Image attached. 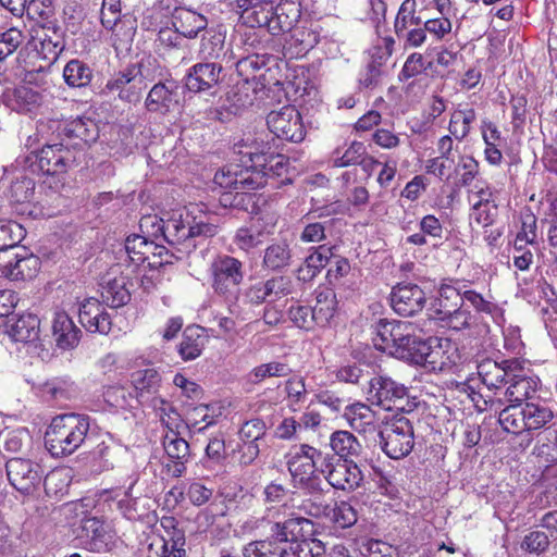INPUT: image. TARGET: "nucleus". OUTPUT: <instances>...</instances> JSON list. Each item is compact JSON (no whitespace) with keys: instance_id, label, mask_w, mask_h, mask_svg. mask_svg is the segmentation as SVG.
Instances as JSON below:
<instances>
[{"instance_id":"1","label":"nucleus","mask_w":557,"mask_h":557,"mask_svg":"<svg viewBox=\"0 0 557 557\" xmlns=\"http://www.w3.org/2000/svg\"><path fill=\"white\" fill-rule=\"evenodd\" d=\"M89 428L90 418L86 414H59L45 433V446L53 457L70 456L84 444Z\"/></svg>"},{"instance_id":"2","label":"nucleus","mask_w":557,"mask_h":557,"mask_svg":"<svg viewBox=\"0 0 557 557\" xmlns=\"http://www.w3.org/2000/svg\"><path fill=\"white\" fill-rule=\"evenodd\" d=\"M553 419V410L547 405L539 401H528L524 406H520V404L508 405L498 414V422L503 430L512 434L546 428Z\"/></svg>"},{"instance_id":"3","label":"nucleus","mask_w":557,"mask_h":557,"mask_svg":"<svg viewBox=\"0 0 557 557\" xmlns=\"http://www.w3.org/2000/svg\"><path fill=\"white\" fill-rule=\"evenodd\" d=\"M213 294L226 302H235L245 278L244 263L230 255L218 253L209 264Z\"/></svg>"},{"instance_id":"4","label":"nucleus","mask_w":557,"mask_h":557,"mask_svg":"<svg viewBox=\"0 0 557 557\" xmlns=\"http://www.w3.org/2000/svg\"><path fill=\"white\" fill-rule=\"evenodd\" d=\"M12 226L20 228V225L0 224V273L11 280H29L33 278L38 270L40 261L37 257L27 252H15V242L8 244L5 242L7 234L12 232Z\"/></svg>"},{"instance_id":"5","label":"nucleus","mask_w":557,"mask_h":557,"mask_svg":"<svg viewBox=\"0 0 557 557\" xmlns=\"http://www.w3.org/2000/svg\"><path fill=\"white\" fill-rule=\"evenodd\" d=\"M383 451L392 459L409 455L414 445L413 426L406 417H396L379 433Z\"/></svg>"},{"instance_id":"6","label":"nucleus","mask_w":557,"mask_h":557,"mask_svg":"<svg viewBox=\"0 0 557 557\" xmlns=\"http://www.w3.org/2000/svg\"><path fill=\"white\" fill-rule=\"evenodd\" d=\"M368 399L387 411L412 410L407 400V388L389 377L375 376L369 382Z\"/></svg>"},{"instance_id":"7","label":"nucleus","mask_w":557,"mask_h":557,"mask_svg":"<svg viewBox=\"0 0 557 557\" xmlns=\"http://www.w3.org/2000/svg\"><path fill=\"white\" fill-rule=\"evenodd\" d=\"M324 475L327 483L342 491H355L363 480V474L354 460L336 458L327 453L325 462L322 460Z\"/></svg>"},{"instance_id":"8","label":"nucleus","mask_w":557,"mask_h":557,"mask_svg":"<svg viewBox=\"0 0 557 557\" xmlns=\"http://www.w3.org/2000/svg\"><path fill=\"white\" fill-rule=\"evenodd\" d=\"M141 69L143 63L127 65L107 82L104 89L110 92L117 91L119 98L123 101H138L141 90L146 88Z\"/></svg>"},{"instance_id":"9","label":"nucleus","mask_w":557,"mask_h":557,"mask_svg":"<svg viewBox=\"0 0 557 557\" xmlns=\"http://www.w3.org/2000/svg\"><path fill=\"white\" fill-rule=\"evenodd\" d=\"M267 125L277 138L300 143L306 135L301 115L295 107L286 106L268 114Z\"/></svg>"},{"instance_id":"10","label":"nucleus","mask_w":557,"mask_h":557,"mask_svg":"<svg viewBox=\"0 0 557 557\" xmlns=\"http://www.w3.org/2000/svg\"><path fill=\"white\" fill-rule=\"evenodd\" d=\"M214 183L222 188L247 193L265 186L264 174L256 170L238 169L230 165L216 172Z\"/></svg>"},{"instance_id":"11","label":"nucleus","mask_w":557,"mask_h":557,"mask_svg":"<svg viewBox=\"0 0 557 557\" xmlns=\"http://www.w3.org/2000/svg\"><path fill=\"white\" fill-rule=\"evenodd\" d=\"M326 454L307 444L292 451L287 465L294 481L308 480L317 472L322 474V460L325 462Z\"/></svg>"},{"instance_id":"12","label":"nucleus","mask_w":557,"mask_h":557,"mask_svg":"<svg viewBox=\"0 0 557 557\" xmlns=\"http://www.w3.org/2000/svg\"><path fill=\"white\" fill-rule=\"evenodd\" d=\"M75 149L62 144L47 145L37 156V168L46 175H58L65 173L76 164Z\"/></svg>"},{"instance_id":"13","label":"nucleus","mask_w":557,"mask_h":557,"mask_svg":"<svg viewBox=\"0 0 557 557\" xmlns=\"http://www.w3.org/2000/svg\"><path fill=\"white\" fill-rule=\"evenodd\" d=\"M255 13L257 15L255 22L259 27L265 25L271 34L277 35L294 28L300 18L301 10L298 0H281L271 17L264 13L259 17V13Z\"/></svg>"},{"instance_id":"14","label":"nucleus","mask_w":557,"mask_h":557,"mask_svg":"<svg viewBox=\"0 0 557 557\" xmlns=\"http://www.w3.org/2000/svg\"><path fill=\"white\" fill-rule=\"evenodd\" d=\"M540 381L537 377L529 376L525 374H517L515 371L510 372L506 384L500 393L503 397L490 398L491 403L497 401L499 405L508 403V405L528 403L533 398L539 389Z\"/></svg>"},{"instance_id":"15","label":"nucleus","mask_w":557,"mask_h":557,"mask_svg":"<svg viewBox=\"0 0 557 557\" xmlns=\"http://www.w3.org/2000/svg\"><path fill=\"white\" fill-rule=\"evenodd\" d=\"M5 469L11 485L23 494H29L41 481L40 466L29 459L12 458Z\"/></svg>"},{"instance_id":"16","label":"nucleus","mask_w":557,"mask_h":557,"mask_svg":"<svg viewBox=\"0 0 557 557\" xmlns=\"http://www.w3.org/2000/svg\"><path fill=\"white\" fill-rule=\"evenodd\" d=\"M426 298L423 289L411 283H400L391 293V305L400 315L410 317L420 312Z\"/></svg>"},{"instance_id":"17","label":"nucleus","mask_w":557,"mask_h":557,"mask_svg":"<svg viewBox=\"0 0 557 557\" xmlns=\"http://www.w3.org/2000/svg\"><path fill=\"white\" fill-rule=\"evenodd\" d=\"M406 329H411V323L407 321H388L381 319L374 326L373 344L376 349L389 355H399L404 349L396 347L398 342L404 339Z\"/></svg>"},{"instance_id":"18","label":"nucleus","mask_w":557,"mask_h":557,"mask_svg":"<svg viewBox=\"0 0 557 557\" xmlns=\"http://www.w3.org/2000/svg\"><path fill=\"white\" fill-rule=\"evenodd\" d=\"M270 145L265 143L262 136L248 134L239 143L234 145V153L240 156L239 162L246 170H256L265 174L263 170H259V165H265L267 156L270 153Z\"/></svg>"},{"instance_id":"19","label":"nucleus","mask_w":557,"mask_h":557,"mask_svg":"<svg viewBox=\"0 0 557 557\" xmlns=\"http://www.w3.org/2000/svg\"><path fill=\"white\" fill-rule=\"evenodd\" d=\"M163 448L170 460L165 465L166 473L172 478H181L190 458L188 442L180 436V432H166L163 436Z\"/></svg>"},{"instance_id":"20","label":"nucleus","mask_w":557,"mask_h":557,"mask_svg":"<svg viewBox=\"0 0 557 557\" xmlns=\"http://www.w3.org/2000/svg\"><path fill=\"white\" fill-rule=\"evenodd\" d=\"M517 360H504L498 363L492 359L482 360L476 369L481 382L488 391H494L495 396L500 395L510 372L518 366Z\"/></svg>"},{"instance_id":"21","label":"nucleus","mask_w":557,"mask_h":557,"mask_svg":"<svg viewBox=\"0 0 557 557\" xmlns=\"http://www.w3.org/2000/svg\"><path fill=\"white\" fill-rule=\"evenodd\" d=\"M264 65V55L260 54H251L236 62V71L238 75L243 77V83L236 85V91L234 92V97H238L236 100L237 107L240 108L252 104L253 98H251L247 91L250 89L251 82L256 78V73L263 69Z\"/></svg>"},{"instance_id":"22","label":"nucleus","mask_w":557,"mask_h":557,"mask_svg":"<svg viewBox=\"0 0 557 557\" xmlns=\"http://www.w3.org/2000/svg\"><path fill=\"white\" fill-rule=\"evenodd\" d=\"M222 64L199 62L193 65L185 76V86L191 92L208 91L220 83Z\"/></svg>"},{"instance_id":"23","label":"nucleus","mask_w":557,"mask_h":557,"mask_svg":"<svg viewBox=\"0 0 557 557\" xmlns=\"http://www.w3.org/2000/svg\"><path fill=\"white\" fill-rule=\"evenodd\" d=\"M163 227L161 239L176 249L182 255H188L196 248V243L190 238L189 219L183 220L182 215L172 216L160 224Z\"/></svg>"},{"instance_id":"24","label":"nucleus","mask_w":557,"mask_h":557,"mask_svg":"<svg viewBox=\"0 0 557 557\" xmlns=\"http://www.w3.org/2000/svg\"><path fill=\"white\" fill-rule=\"evenodd\" d=\"M308 512L314 517H326L332 519L338 527L345 529L354 525L357 520L356 509L347 502H339L330 507L327 504L310 503Z\"/></svg>"},{"instance_id":"25","label":"nucleus","mask_w":557,"mask_h":557,"mask_svg":"<svg viewBox=\"0 0 557 557\" xmlns=\"http://www.w3.org/2000/svg\"><path fill=\"white\" fill-rule=\"evenodd\" d=\"M177 103V84L174 81L159 82L148 92L145 106L150 112L168 113Z\"/></svg>"},{"instance_id":"26","label":"nucleus","mask_w":557,"mask_h":557,"mask_svg":"<svg viewBox=\"0 0 557 557\" xmlns=\"http://www.w3.org/2000/svg\"><path fill=\"white\" fill-rule=\"evenodd\" d=\"M81 330L72 318L63 310L55 311L52 319V335L57 346L61 349L76 347L81 339Z\"/></svg>"},{"instance_id":"27","label":"nucleus","mask_w":557,"mask_h":557,"mask_svg":"<svg viewBox=\"0 0 557 557\" xmlns=\"http://www.w3.org/2000/svg\"><path fill=\"white\" fill-rule=\"evenodd\" d=\"M344 417L351 429L359 433H374L377 426L376 413L367 405L357 403L345 406Z\"/></svg>"},{"instance_id":"28","label":"nucleus","mask_w":557,"mask_h":557,"mask_svg":"<svg viewBox=\"0 0 557 557\" xmlns=\"http://www.w3.org/2000/svg\"><path fill=\"white\" fill-rule=\"evenodd\" d=\"M172 25L176 33L187 38H195L207 25V18L188 9H176L172 16Z\"/></svg>"},{"instance_id":"29","label":"nucleus","mask_w":557,"mask_h":557,"mask_svg":"<svg viewBox=\"0 0 557 557\" xmlns=\"http://www.w3.org/2000/svg\"><path fill=\"white\" fill-rule=\"evenodd\" d=\"M8 334L14 342H35L39 338L40 320L36 314L23 313L8 325Z\"/></svg>"},{"instance_id":"30","label":"nucleus","mask_w":557,"mask_h":557,"mask_svg":"<svg viewBox=\"0 0 557 557\" xmlns=\"http://www.w3.org/2000/svg\"><path fill=\"white\" fill-rule=\"evenodd\" d=\"M206 343L207 336L203 327L199 325L187 326L178 345V354L185 361L195 360L201 355Z\"/></svg>"},{"instance_id":"31","label":"nucleus","mask_w":557,"mask_h":557,"mask_svg":"<svg viewBox=\"0 0 557 557\" xmlns=\"http://www.w3.org/2000/svg\"><path fill=\"white\" fill-rule=\"evenodd\" d=\"M46 30L41 38V53L50 63L54 62L65 47L64 33L58 22H46L42 24Z\"/></svg>"},{"instance_id":"32","label":"nucleus","mask_w":557,"mask_h":557,"mask_svg":"<svg viewBox=\"0 0 557 557\" xmlns=\"http://www.w3.org/2000/svg\"><path fill=\"white\" fill-rule=\"evenodd\" d=\"M330 446L336 458L352 460L362 453V445L358 438L348 431H335L330 437Z\"/></svg>"},{"instance_id":"33","label":"nucleus","mask_w":557,"mask_h":557,"mask_svg":"<svg viewBox=\"0 0 557 557\" xmlns=\"http://www.w3.org/2000/svg\"><path fill=\"white\" fill-rule=\"evenodd\" d=\"M131 286L133 284L124 275L110 280L101 292L103 301L111 308L125 306L131 300Z\"/></svg>"},{"instance_id":"34","label":"nucleus","mask_w":557,"mask_h":557,"mask_svg":"<svg viewBox=\"0 0 557 557\" xmlns=\"http://www.w3.org/2000/svg\"><path fill=\"white\" fill-rule=\"evenodd\" d=\"M436 345H432V341L418 344V352L412 363L423 366L430 370H443L447 364L448 358H444L443 346L438 339H434Z\"/></svg>"},{"instance_id":"35","label":"nucleus","mask_w":557,"mask_h":557,"mask_svg":"<svg viewBox=\"0 0 557 557\" xmlns=\"http://www.w3.org/2000/svg\"><path fill=\"white\" fill-rule=\"evenodd\" d=\"M445 301V296L438 299V308H436L435 312L437 314V319L441 321H445L446 325L453 330L461 331L470 327L472 323V314L466 308L461 306L458 308L448 307Z\"/></svg>"},{"instance_id":"36","label":"nucleus","mask_w":557,"mask_h":557,"mask_svg":"<svg viewBox=\"0 0 557 557\" xmlns=\"http://www.w3.org/2000/svg\"><path fill=\"white\" fill-rule=\"evenodd\" d=\"M336 294L331 288H322L317 292L315 305L311 307L312 317L318 326H325L336 311Z\"/></svg>"},{"instance_id":"37","label":"nucleus","mask_w":557,"mask_h":557,"mask_svg":"<svg viewBox=\"0 0 557 557\" xmlns=\"http://www.w3.org/2000/svg\"><path fill=\"white\" fill-rule=\"evenodd\" d=\"M332 257L331 248L319 246L310 253L298 269V278L304 282L313 280L318 273L329 263Z\"/></svg>"},{"instance_id":"38","label":"nucleus","mask_w":557,"mask_h":557,"mask_svg":"<svg viewBox=\"0 0 557 557\" xmlns=\"http://www.w3.org/2000/svg\"><path fill=\"white\" fill-rule=\"evenodd\" d=\"M40 102L41 95L27 86H18L8 96V106L22 113L30 112Z\"/></svg>"},{"instance_id":"39","label":"nucleus","mask_w":557,"mask_h":557,"mask_svg":"<svg viewBox=\"0 0 557 557\" xmlns=\"http://www.w3.org/2000/svg\"><path fill=\"white\" fill-rule=\"evenodd\" d=\"M292 250L285 242L274 243L268 246L263 255V267L268 270L277 271L290 264Z\"/></svg>"},{"instance_id":"40","label":"nucleus","mask_w":557,"mask_h":557,"mask_svg":"<svg viewBox=\"0 0 557 557\" xmlns=\"http://www.w3.org/2000/svg\"><path fill=\"white\" fill-rule=\"evenodd\" d=\"M317 42V36L305 29H295L288 39H285L284 50L290 58L306 54Z\"/></svg>"},{"instance_id":"41","label":"nucleus","mask_w":557,"mask_h":557,"mask_svg":"<svg viewBox=\"0 0 557 557\" xmlns=\"http://www.w3.org/2000/svg\"><path fill=\"white\" fill-rule=\"evenodd\" d=\"M476 114L472 108L457 109L451 113L448 131L457 140H463L475 121Z\"/></svg>"},{"instance_id":"42","label":"nucleus","mask_w":557,"mask_h":557,"mask_svg":"<svg viewBox=\"0 0 557 557\" xmlns=\"http://www.w3.org/2000/svg\"><path fill=\"white\" fill-rule=\"evenodd\" d=\"M132 383L140 397L158 392L161 383L160 373L153 368L137 370L132 374Z\"/></svg>"},{"instance_id":"43","label":"nucleus","mask_w":557,"mask_h":557,"mask_svg":"<svg viewBox=\"0 0 557 557\" xmlns=\"http://www.w3.org/2000/svg\"><path fill=\"white\" fill-rule=\"evenodd\" d=\"M364 154V145L359 141H352L346 149L336 148L330 158V163L334 168L349 166L359 163Z\"/></svg>"},{"instance_id":"44","label":"nucleus","mask_w":557,"mask_h":557,"mask_svg":"<svg viewBox=\"0 0 557 557\" xmlns=\"http://www.w3.org/2000/svg\"><path fill=\"white\" fill-rule=\"evenodd\" d=\"M9 198L15 205H30L35 199V182L26 176L17 177L10 186Z\"/></svg>"},{"instance_id":"45","label":"nucleus","mask_w":557,"mask_h":557,"mask_svg":"<svg viewBox=\"0 0 557 557\" xmlns=\"http://www.w3.org/2000/svg\"><path fill=\"white\" fill-rule=\"evenodd\" d=\"M64 132L71 138H78L85 144L95 141L98 136V128L94 121L89 119H75L69 122Z\"/></svg>"},{"instance_id":"46","label":"nucleus","mask_w":557,"mask_h":557,"mask_svg":"<svg viewBox=\"0 0 557 557\" xmlns=\"http://www.w3.org/2000/svg\"><path fill=\"white\" fill-rule=\"evenodd\" d=\"M91 76V70L79 60H71L63 70L64 81L71 87L88 85Z\"/></svg>"},{"instance_id":"47","label":"nucleus","mask_w":557,"mask_h":557,"mask_svg":"<svg viewBox=\"0 0 557 557\" xmlns=\"http://www.w3.org/2000/svg\"><path fill=\"white\" fill-rule=\"evenodd\" d=\"M292 369L285 362L272 361L255 367L248 374L253 384L262 382L267 377H284L289 375Z\"/></svg>"},{"instance_id":"48","label":"nucleus","mask_w":557,"mask_h":557,"mask_svg":"<svg viewBox=\"0 0 557 557\" xmlns=\"http://www.w3.org/2000/svg\"><path fill=\"white\" fill-rule=\"evenodd\" d=\"M423 21L421 15H416V0H405L394 23L395 33H404L409 27L421 26Z\"/></svg>"},{"instance_id":"49","label":"nucleus","mask_w":557,"mask_h":557,"mask_svg":"<svg viewBox=\"0 0 557 557\" xmlns=\"http://www.w3.org/2000/svg\"><path fill=\"white\" fill-rule=\"evenodd\" d=\"M455 173L458 176L457 186L470 187L479 174V163L472 156H460Z\"/></svg>"},{"instance_id":"50","label":"nucleus","mask_w":557,"mask_h":557,"mask_svg":"<svg viewBox=\"0 0 557 557\" xmlns=\"http://www.w3.org/2000/svg\"><path fill=\"white\" fill-rule=\"evenodd\" d=\"M200 53L205 59L231 61L232 55H228V50L225 49L224 38L221 34H215L210 38H203L201 42Z\"/></svg>"},{"instance_id":"51","label":"nucleus","mask_w":557,"mask_h":557,"mask_svg":"<svg viewBox=\"0 0 557 557\" xmlns=\"http://www.w3.org/2000/svg\"><path fill=\"white\" fill-rule=\"evenodd\" d=\"M153 240H149L147 236L132 235L125 240V250L132 261L139 263L147 259V253L152 248Z\"/></svg>"},{"instance_id":"52","label":"nucleus","mask_w":557,"mask_h":557,"mask_svg":"<svg viewBox=\"0 0 557 557\" xmlns=\"http://www.w3.org/2000/svg\"><path fill=\"white\" fill-rule=\"evenodd\" d=\"M312 220L313 219L310 218V214H306L301 220L305 225L299 239L302 243L315 244L322 242L325 239L326 224L331 225L332 223V220L325 222H315Z\"/></svg>"},{"instance_id":"53","label":"nucleus","mask_w":557,"mask_h":557,"mask_svg":"<svg viewBox=\"0 0 557 557\" xmlns=\"http://www.w3.org/2000/svg\"><path fill=\"white\" fill-rule=\"evenodd\" d=\"M215 220V216L208 214L193 216L189 220L190 238L195 240L196 237H213L219 228Z\"/></svg>"},{"instance_id":"54","label":"nucleus","mask_w":557,"mask_h":557,"mask_svg":"<svg viewBox=\"0 0 557 557\" xmlns=\"http://www.w3.org/2000/svg\"><path fill=\"white\" fill-rule=\"evenodd\" d=\"M263 282L269 297V304L281 299L293 292V281L289 276H274Z\"/></svg>"},{"instance_id":"55","label":"nucleus","mask_w":557,"mask_h":557,"mask_svg":"<svg viewBox=\"0 0 557 557\" xmlns=\"http://www.w3.org/2000/svg\"><path fill=\"white\" fill-rule=\"evenodd\" d=\"M445 295V300L455 298L462 302H468L473 306L478 311L491 312L492 305L486 301L483 296L474 290H466L462 295L457 293L455 289L447 288L443 290L442 297Z\"/></svg>"},{"instance_id":"56","label":"nucleus","mask_w":557,"mask_h":557,"mask_svg":"<svg viewBox=\"0 0 557 557\" xmlns=\"http://www.w3.org/2000/svg\"><path fill=\"white\" fill-rule=\"evenodd\" d=\"M404 339L401 342H398L396 344V347L399 346V348L404 349L403 354L399 355H392L393 357L405 360L407 362L412 363L416 357V354L418 352V344H423V339L417 337L414 335V326L411 324V329H406L404 332Z\"/></svg>"},{"instance_id":"57","label":"nucleus","mask_w":557,"mask_h":557,"mask_svg":"<svg viewBox=\"0 0 557 557\" xmlns=\"http://www.w3.org/2000/svg\"><path fill=\"white\" fill-rule=\"evenodd\" d=\"M264 163L265 165H259V170L268 172L264 174L265 185L269 184V180L274 181L276 177L285 174L288 169V159L283 154L270 152Z\"/></svg>"},{"instance_id":"58","label":"nucleus","mask_w":557,"mask_h":557,"mask_svg":"<svg viewBox=\"0 0 557 557\" xmlns=\"http://www.w3.org/2000/svg\"><path fill=\"white\" fill-rule=\"evenodd\" d=\"M493 195L491 186L485 181L480 180L475 181L467 191L468 202L471 205V208L495 202Z\"/></svg>"},{"instance_id":"59","label":"nucleus","mask_w":557,"mask_h":557,"mask_svg":"<svg viewBox=\"0 0 557 557\" xmlns=\"http://www.w3.org/2000/svg\"><path fill=\"white\" fill-rule=\"evenodd\" d=\"M312 309L310 306L297 305L292 306L288 310L290 321L299 329L310 331L318 326L315 319L312 317Z\"/></svg>"},{"instance_id":"60","label":"nucleus","mask_w":557,"mask_h":557,"mask_svg":"<svg viewBox=\"0 0 557 557\" xmlns=\"http://www.w3.org/2000/svg\"><path fill=\"white\" fill-rule=\"evenodd\" d=\"M244 557H277V543L260 540L248 543L243 548Z\"/></svg>"},{"instance_id":"61","label":"nucleus","mask_w":557,"mask_h":557,"mask_svg":"<svg viewBox=\"0 0 557 557\" xmlns=\"http://www.w3.org/2000/svg\"><path fill=\"white\" fill-rule=\"evenodd\" d=\"M313 552V541H292L277 544V557H310Z\"/></svg>"},{"instance_id":"62","label":"nucleus","mask_w":557,"mask_h":557,"mask_svg":"<svg viewBox=\"0 0 557 557\" xmlns=\"http://www.w3.org/2000/svg\"><path fill=\"white\" fill-rule=\"evenodd\" d=\"M104 400L112 407L126 409L132 407L134 399L132 393L124 386H110L103 394Z\"/></svg>"},{"instance_id":"63","label":"nucleus","mask_w":557,"mask_h":557,"mask_svg":"<svg viewBox=\"0 0 557 557\" xmlns=\"http://www.w3.org/2000/svg\"><path fill=\"white\" fill-rule=\"evenodd\" d=\"M497 214L498 206L495 202H491L471 208L470 218L473 219L478 225L490 227L494 225Z\"/></svg>"},{"instance_id":"64","label":"nucleus","mask_w":557,"mask_h":557,"mask_svg":"<svg viewBox=\"0 0 557 557\" xmlns=\"http://www.w3.org/2000/svg\"><path fill=\"white\" fill-rule=\"evenodd\" d=\"M537 456L544 458L546 462H557V436L556 432H547L540 440Z\"/></svg>"}]
</instances>
